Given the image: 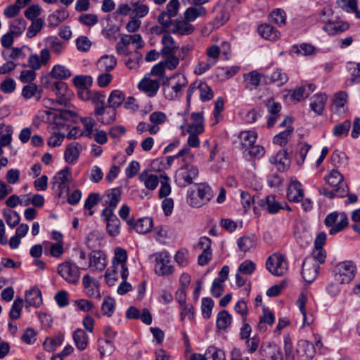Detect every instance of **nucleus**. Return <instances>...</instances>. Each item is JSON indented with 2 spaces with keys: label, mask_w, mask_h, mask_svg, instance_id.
I'll list each match as a JSON object with an SVG mask.
<instances>
[{
  "label": "nucleus",
  "mask_w": 360,
  "mask_h": 360,
  "mask_svg": "<svg viewBox=\"0 0 360 360\" xmlns=\"http://www.w3.org/2000/svg\"><path fill=\"white\" fill-rule=\"evenodd\" d=\"M283 356L281 348L275 343H264L260 349L263 360H295V352L291 339L289 336L284 337Z\"/></svg>",
  "instance_id": "f257e3e1"
},
{
  "label": "nucleus",
  "mask_w": 360,
  "mask_h": 360,
  "mask_svg": "<svg viewBox=\"0 0 360 360\" xmlns=\"http://www.w3.org/2000/svg\"><path fill=\"white\" fill-rule=\"evenodd\" d=\"M162 91L164 96L169 101L179 99L183 89L187 85L186 77L181 74H174L170 77H163Z\"/></svg>",
  "instance_id": "f03ea898"
},
{
  "label": "nucleus",
  "mask_w": 360,
  "mask_h": 360,
  "mask_svg": "<svg viewBox=\"0 0 360 360\" xmlns=\"http://www.w3.org/2000/svg\"><path fill=\"white\" fill-rule=\"evenodd\" d=\"M212 197V188L206 184H196L187 192L186 202L193 207H200Z\"/></svg>",
  "instance_id": "7ed1b4c3"
},
{
  "label": "nucleus",
  "mask_w": 360,
  "mask_h": 360,
  "mask_svg": "<svg viewBox=\"0 0 360 360\" xmlns=\"http://www.w3.org/2000/svg\"><path fill=\"white\" fill-rule=\"evenodd\" d=\"M125 96L124 93L120 90H113L108 99V108L112 110H107L106 117H98V121L108 124L115 120L116 108L120 107L124 102Z\"/></svg>",
  "instance_id": "20e7f679"
},
{
  "label": "nucleus",
  "mask_w": 360,
  "mask_h": 360,
  "mask_svg": "<svg viewBox=\"0 0 360 360\" xmlns=\"http://www.w3.org/2000/svg\"><path fill=\"white\" fill-rule=\"evenodd\" d=\"M52 110L46 111L47 115L52 116L54 123L59 131L70 129V125L66 124L64 121L76 122L77 115L75 112L70 110L52 108Z\"/></svg>",
  "instance_id": "39448f33"
},
{
  "label": "nucleus",
  "mask_w": 360,
  "mask_h": 360,
  "mask_svg": "<svg viewBox=\"0 0 360 360\" xmlns=\"http://www.w3.org/2000/svg\"><path fill=\"white\" fill-rule=\"evenodd\" d=\"M184 166L177 169L175 174V183L179 187H186L193 183L197 178L199 171L197 167L190 165V162H184Z\"/></svg>",
  "instance_id": "423d86ee"
},
{
  "label": "nucleus",
  "mask_w": 360,
  "mask_h": 360,
  "mask_svg": "<svg viewBox=\"0 0 360 360\" xmlns=\"http://www.w3.org/2000/svg\"><path fill=\"white\" fill-rule=\"evenodd\" d=\"M356 266L352 261L338 263L333 269L335 280L341 284L348 283L354 279L356 274Z\"/></svg>",
  "instance_id": "0eeeda50"
},
{
  "label": "nucleus",
  "mask_w": 360,
  "mask_h": 360,
  "mask_svg": "<svg viewBox=\"0 0 360 360\" xmlns=\"http://www.w3.org/2000/svg\"><path fill=\"white\" fill-rule=\"evenodd\" d=\"M324 223L326 226L330 228L328 231L329 234L335 235L347 226L348 219L345 213L339 214L337 212H333L326 216Z\"/></svg>",
  "instance_id": "6e6552de"
},
{
  "label": "nucleus",
  "mask_w": 360,
  "mask_h": 360,
  "mask_svg": "<svg viewBox=\"0 0 360 360\" xmlns=\"http://www.w3.org/2000/svg\"><path fill=\"white\" fill-rule=\"evenodd\" d=\"M267 270L274 276H282L288 271V263L283 255L273 254L266 262Z\"/></svg>",
  "instance_id": "1a4fd4ad"
},
{
  "label": "nucleus",
  "mask_w": 360,
  "mask_h": 360,
  "mask_svg": "<svg viewBox=\"0 0 360 360\" xmlns=\"http://www.w3.org/2000/svg\"><path fill=\"white\" fill-rule=\"evenodd\" d=\"M153 256L155 260V272L157 275L168 276L174 272L171 257L167 251L157 252Z\"/></svg>",
  "instance_id": "9d476101"
},
{
  "label": "nucleus",
  "mask_w": 360,
  "mask_h": 360,
  "mask_svg": "<svg viewBox=\"0 0 360 360\" xmlns=\"http://www.w3.org/2000/svg\"><path fill=\"white\" fill-rule=\"evenodd\" d=\"M212 240L210 238L201 237L195 246L196 250H201L202 253L199 255L198 263L200 266L207 265L212 257V250L211 249Z\"/></svg>",
  "instance_id": "9b49d317"
},
{
  "label": "nucleus",
  "mask_w": 360,
  "mask_h": 360,
  "mask_svg": "<svg viewBox=\"0 0 360 360\" xmlns=\"http://www.w3.org/2000/svg\"><path fill=\"white\" fill-rule=\"evenodd\" d=\"M101 217L106 223V231L109 236L115 237L120 233V221L117 217L110 210H103Z\"/></svg>",
  "instance_id": "f8f14e48"
},
{
  "label": "nucleus",
  "mask_w": 360,
  "mask_h": 360,
  "mask_svg": "<svg viewBox=\"0 0 360 360\" xmlns=\"http://www.w3.org/2000/svg\"><path fill=\"white\" fill-rule=\"evenodd\" d=\"M58 272L65 281L71 283H77L80 275L77 266L70 262L58 265Z\"/></svg>",
  "instance_id": "ddd939ff"
},
{
  "label": "nucleus",
  "mask_w": 360,
  "mask_h": 360,
  "mask_svg": "<svg viewBox=\"0 0 360 360\" xmlns=\"http://www.w3.org/2000/svg\"><path fill=\"white\" fill-rule=\"evenodd\" d=\"M71 178V171L68 167L59 171L52 179L54 187L59 190L58 195L61 196L64 193H68L70 188L67 183Z\"/></svg>",
  "instance_id": "4468645a"
},
{
  "label": "nucleus",
  "mask_w": 360,
  "mask_h": 360,
  "mask_svg": "<svg viewBox=\"0 0 360 360\" xmlns=\"http://www.w3.org/2000/svg\"><path fill=\"white\" fill-rule=\"evenodd\" d=\"M89 267L92 272L102 271L106 267V257L102 251L93 250L89 254Z\"/></svg>",
  "instance_id": "2eb2a0df"
},
{
  "label": "nucleus",
  "mask_w": 360,
  "mask_h": 360,
  "mask_svg": "<svg viewBox=\"0 0 360 360\" xmlns=\"http://www.w3.org/2000/svg\"><path fill=\"white\" fill-rule=\"evenodd\" d=\"M316 349L314 345L305 340H300L297 343L296 354L298 360H309L314 357Z\"/></svg>",
  "instance_id": "dca6fc26"
},
{
  "label": "nucleus",
  "mask_w": 360,
  "mask_h": 360,
  "mask_svg": "<svg viewBox=\"0 0 360 360\" xmlns=\"http://www.w3.org/2000/svg\"><path fill=\"white\" fill-rule=\"evenodd\" d=\"M243 78L245 88L250 90L257 89L262 82L264 84H267L269 82L266 77L257 70H253L244 74Z\"/></svg>",
  "instance_id": "f3484780"
},
{
  "label": "nucleus",
  "mask_w": 360,
  "mask_h": 360,
  "mask_svg": "<svg viewBox=\"0 0 360 360\" xmlns=\"http://www.w3.org/2000/svg\"><path fill=\"white\" fill-rule=\"evenodd\" d=\"M319 266L313 262L310 259H306L302 264V274L304 280L311 283L318 275Z\"/></svg>",
  "instance_id": "a211bd4d"
},
{
  "label": "nucleus",
  "mask_w": 360,
  "mask_h": 360,
  "mask_svg": "<svg viewBox=\"0 0 360 360\" xmlns=\"http://www.w3.org/2000/svg\"><path fill=\"white\" fill-rule=\"evenodd\" d=\"M160 78L151 79L150 78H143L139 82L138 87L139 90L143 91L148 96H155L160 88Z\"/></svg>",
  "instance_id": "6ab92c4d"
},
{
  "label": "nucleus",
  "mask_w": 360,
  "mask_h": 360,
  "mask_svg": "<svg viewBox=\"0 0 360 360\" xmlns=\"http://www.w3.org/2000/svg\"><path fill=\"white\" fill-rule=\"evenodd\" d=\"M322 22L326 25L323 27V30L329 35H335L347 31L349 25L347 22H332L330 19L324 18Z\"/></svg>",
  "instance_id": "aec40b11"
},
{
  "label": "nucleus",
  "mask_w": 360,
  "mask_h": 360,
  "mask_svg": "<svg viewBox=\"0 0 360 360\" xmlns=\"http://www.w3.org/2000/svg\"><path fill=\"white\" fill-rule=\"evenodd\" d=\"M41 82L45 88L51 89L56 95H63L69 92L67 84L62 81H56L50 77H45Z\"/></svg>",
  "instance_id": "412c9836"
},
{
  "label": "nucleus",
  "mask_w": 360,
  "mask_h": 360,
  "mask_svg": "<svg viewBox=\"0 0 360 360\" xmlns=\"http://www.w3.org/2000/svg\"><path fill=\"white\" fill-rule=\"evenodd\" d=\"M290 158L287 150H281L276 155L270 158V162L276 165L277 169L280 172L287 170L290 165Z\"/></svg>",
  "instance_id": "4be33fe9"
},
{
  "label": "nucleus",
  "mask_w": 360,
  "mask_h": 360,
  "mask_svg": "<svg viewBox=\"0 0 360 360\" xmlns=\"http://www.w3.org/2000/svg\"><path fill=\"white\" fill-rule=\"evenodd\" d=\"M195 28L188 20L185 19H176L173 26L170 28V32L181 35H188L194 31Z\"/></svg>",
  "instance_id": "5701e85b"
},
{
  "label": "nucleus",
  "mask_w": 360,
  "mask_h": 360,
  "mask_svg": "<svg viewBox=\"0 0 360 360\" xmlns=\"http://www.w3.org/2000/svg\"><path fill=\"white\" fill-rule=\"evenodd\" d=\"M121 200V190L119 188H114L108 190L105 194V205L103 210H110L114 212Z\"/></svg>",
  "instance_id": "b1692460"
},
{
  "label": "nucleus",
  "mask_w": 360,
  "mask_h": 360,
  "mask_svg": "<svg viewBox=\"0 0 360 360\" xmlns=\"http://www.w3.org/2000/svg\"><path fill=\"white\" fill-rule=\"evenodd\" d=\"M127 224L129 226H133L139 233H146L149 232L153 226V219L149 217H145L135 221L134 219H129Z\"/></svg>",
  "instance_id": "393cba45"
},
{
  "label": "nucleus",
  "mask_w": 360,
  "mask_h": 360,
  "mask_svg": "<svg viewBox=\"0 0 360 360\" xmlns=\"http://www.w3.org/2000/svg\"><path fill=\"white\" fill-rule=\"evenodd\" d=\"M287 197L290 201L298 202L302 200L304 191L300 182L292 181L288 188Z\"/></svg>",
  "instance_id": "a878e982"
},
{
  "label": "nucleus",
  "mask_w": 360,
  "mask_h": 360,
  "mask_svg": "<svg viewBox=\"0 0 360 360\" xmlns=\"http://www.w3.org/2000/svg\"><path fill=\"white\" fill-rule=\"evenodd\" d=\"M173 16H170L165 12H162L158 17V21L161 25V27H153V32L158 34L167 33L170 32V28L172 27L174 20H172Z\"/></svg>",
  "instance_id": "bb28decb"
},
{
  "label": "nucleus",
  "mask_w": 360,
  "mask_h": 360,
  "mask_svg": "<svg viewBox=\"0 0 360 360\" xmlns=\"http://www.w3.org/2000/svg\"><path fill=\"white\" fill-rule=\"evenodd\" d=\"M26 307L32 306L39 307L42 304V296L40 290L34 287L25 292Z\"/></svg>",
  "instance_id": "cd10ccee"
},
{
  "label": "nucleus",
  "mask_w": 360,
  "mask_h": 360,
  "mask_svg": "<svg viewBox=\"0 0 360 360\" xmlns=\"http://www.w3.org/2000/svg\"><path fill=\"white\" fill-rule=\"evenodd\" d=\"M82 146L77 142H73L67 146L64 153V158L68 164L74 163L79 156Z\"/></svg>",
  "instance_id": "c85d7f7f"
},
{
  "label": "nucleus",
  "mask_w": 360,
  "mask_h": 360,
  "mask_svg": "<svg viewBox=\"0 0 360 360\" xmlns=\"http://www.w3.org/2000/svg\"><path fill=\"white\" fill-rule=\"evenodd\" d=\"M161 42L163 45L160 51L161 56L175 54L176 53L179 46L176 45L173 37L168 32L163 34Z\"/></svg>",
  "instance_id": "c756f323"
},
{
  "label": "nucleus",
  "mask_w": 360,
  "mask_h": 360,
  "mask_svg": "<svg viewBox=\"0 0 360 360\" xmlns=\"http://www.w3.org/2000/svg\"><path fill=\"white\" fill-rule=\"evenodd\" d=\"M259 34L265 39L275 41L280 37V32L272 25L265 23L257 28Z\"/></svg>",
  "instance_id": "7c9ffc66"
},
{
  "label": "nucleus",
  "mask_w": 360,
  "mask_h": 360,
  "mask_svg": "<svg viewBox=\"0 0 360 360\" xmlns=\"http://www.w3.org/2000/svg\"><path fill=\"white\" fill-rule=\"evenodd\" d=\"M259 206L266 210L270 214H276L283 207L276 200L274 195H267L265 198L261 199Z\"/></svg>",
  "instance_id": "2f4dec72"
},
{
  "label": "nucleus",
  "mask_w": 360,
  "mask_h": 360,
  "mask_svg": "<svg viewBox=\"0 0 360 360\" xmlns=\"http://www.w3.org/2000/svg\"><path fill=\"white\" fill-rule=\"evenodd\" d=\"M105 96L98 92L93 91L89 101L95 105L94 114L96 116L106 115V108L105 106Z\"/></svg>",
  "instance_id": "473e14b6"
},
{
  "label": "nucleus",
  "mask_w": 360,
  "mask_h": 360,
  "mask_svg": "<svg viewBox=\"0 0 360 360\" xmlns=\"http://www.w3.org/2000/svg\"><path fill=\"white\" fill-rule=\"evenodd\" d=\"M348 186L347 184H342L331 191H328L326 187L319 188V192L321 195H323L329 198L335 197L342 198L347 193Z\"/></svg>",
  "instance_id": "72a5a7b5"
},
{
  "label": "nucleus",
  "mask_w": 360,
  "mask_h": 360,
  "mask_svg": "<svg viewBox=\"0 0 360 360\" xmlns=\"http://www.w3.org/2000/svg\"><path fill=\"white\" fill-rule=\"evenodd\" d=\"M207 15V10L204 6H190L186 9L184 15L185 19L190 22H193L198 17H203Z\"/></svg>",
  "instance_id": "f704fd0d"
},
{
  "label": "nucleus",
  "mask_w": 360,
  "mask_h": 360,
  "mask_svg": "<svg viewBox=\"0 0 360 360\" xmlns=\"http://www.w3.org/2000/svg\"><path fill=\"white\" fill-rule=\"evenodd\" d=\"M238 246L239 249L243 252H247L255 248L257 245V238L255 235H248L240 237L238 240Z\"/></svg>",
  "instance_id": "c9c22d12"
},
{
  "label": "nucleus",
  "mask_w": 360,
  "mask_h": 360,
  "mask_svg": "<svg viewBox=\"0 0 360 360\" xmlns=\"http://www.w3.org/2000/svg\"><path fill=\"white\" fill-rule=\"evenodd\" d=\"M139 180L144 183L146 188L154 190L159 184V179L157 175L149 173L145 170L142 172L139 176Z\"/></svg>",
  "instance_id": "e433bc0d"
},
{
  "label": "nucleus",
  "mask_w": 360,
  "mask_h": 360,
  "mask_svg": "<svg viewBox=\"0 0 360 360\" xmlns=\"http://www.w3.org/2000/svg\"><path fill=\"white\" fill-rule=\"evenodd\" d=\"M316 52V48L310 44L302 43L300 45H293L291 47L290 53L296 55L308 56L314 55Z\"/></svg>",
  "instance_id": "4c0bfd02"
},
{
  "label": "nucleus",
  "mask_w": 360,
  "mask_h": 360,
  "mask_svg": "<svg viewBox=\"0 0 360 360\" xmlns=\"http://www.w3.org/2000/svg\"><path fill=\"white\" fill-rule=\"evenodd\" d=\"M69 13L65 9H58L49 15V24L51 27H57L59 24L67 19Z\"/></svg>",
  "instance_id": "58836bf2"
},
{
  "label": "nucleus",
  "mask_w": 360,
  "mask_h": 360,
  "mask_svg": "<svg viewBox=\"0 0 360 360\" xmlns=\"http://www.w3.org/2000/svg\"><path fill=\"white\" fill-rule=\"evenodd\" d=\"M131 11L136 17L143 18L148 15V6L144 4V0H135L131 1Z\"/></svg>",
  "instance_id": "ea45409f"
},
{
  "label": "nucleus",
  "mask_w": 360,
  "mask_h": 360,
  "mask_svg": "<svg viewBox=\"0 0 360 360\" xmlns=\"http://www.w3.org/2000/svg\"><path fill=\"white\" fill-rule=\"evenodd\" d=\"M121 39L122 42L124 43V45L129 46L131 44L134 45L135 48L137 49H141L144 46V41L139 34H124L122 36Z\"/></svg>",
  "instance_id": "a19ab883"
},
{
  "label": "nucleus",
  "mask_w": 360,
  "mask_h": 360,
  "mask_svg": "<svg viewBox=\"0 0 360 360\" xmlns=\"http://www.w3.org/2000/svg\"><path fill=\"white\" fill-rule=\"evenodd\" d=\"M64 340V335L58 333L53 338H46L43 344L44 349L49 352H53L60 346Z\"/></svg>",
  "instance_id": "79ce46f5"
},
{
  "label": "nucleus",
  "mask_w": 360,
  "mask_h": 360,
  "mask_svg": "<svg viewBox=\"0 0 360 360\" xmlns=\"http://www.w3.org/2000/svg\"><path fill=\"white\" fill-rule=\"evenodd\" d=\"M177 158H182L184 162H191L194 158V155L191 153V149L188 147H186L181 149L176 155L166 158L168 166H171L174 159Z\"/></svg>",
  "instance_id": "37998d69"
},
{
  "label": "nucleus",
  "mask_w": 360,
  "mask_h": 360,
  "mask_svg": "<svg viewBox=\"0 0 360 360\" xmlns=\"http://www.w3.org/2000/svg\"><path fill=\"white\" fill-rule=\"evenodd\" d=\"M239 138L241 145L245 150H247L250 146L255 144L257 139V134L253 131H242L240 133Z\"/></svg>",
  "instance_id": "c03bdc74"
},
{
  "label": "nucleus",
  "mask_w": 360,
  "mask_h": 360,
  "mask_svg": "<svg viewBox=\"0 0 360 360\" xmlns=\"http://www.w3.org/2000/svg\"><path fill=\"white\" fill-rule=\"evenodd\" d=\"M73 339L77 347L79 350H84L87 346V335L82 329H77L73 333Z\"/></svg>",
  "instance_id": "a18cd8bd"
},
{
  "label": "nucleus",
  "mask_w": 360,
  "mask_h": 360,
  "mask_svg": "<svg viewBox=\"0 0 360 360\" xmlns=\"http://www.w3.org/2000/svg\"><path fill=\"white\" fill-rule=\"evenodd\" d=\"M269 19L271 22L276 24L279 27L283 26L286 23L285 12L281 8H276L270 13Z\"/></svg>",
  "instance_id": "49530a36"
},
{
  "label": "nucleus",
  "mask_w": 360,
  "mask_h": 360,
  "mask_svg": "<svg viewBox=\"0 0 360 360\" xmlns=\"http://www.w3.org/2000/svg\"><path fill=\"white\" fill-rule=\"evenodd\" d=\"M51 79H65L71 76V72L63 65H56L53 66L51 72Z\"/></svg>",
  "instance_id": "de8ad7c7"
},
{
  "label": "nucleus",
  "mask_w": 360,
  "mask_h": 360,
  "mask_svg": "<svg viewBox=\"0 0 360 360\" xmlns=\"http://www.w3.org/2000/svg\"><path fill=\"white\" fill-rule=\"evenodd\" d=\"M116 65L117 59L112 55H105L98 60V65L106 72L113 70Z\"/></svg>",
  "instance_id": "09e8293b"
},
{
  "label": "nucleus",
  "mask_w": 360,
  "mask_h": 360,
  "mask_svg": "<svg viewBox=\"0 0 360 360\" xmlns=\"http://www.w3.org/2000/svg\"><path fill=\"white\" fill-rule=\"evenodd\" d=\"M326 102V97L323 94H317L311 103V109L318 115H321Z\"/></svg>",
  "instance_id": "8fccbe9b"
},
{
  "label": "nucleus",
  "mask_w": 360,
  "mask_h": 360,
  "mask_svg": "<svg viewBox=\"0 0 360 360\" xmlns=\"http://www.w3.org/2000/svg\"><path fill=\"white\" fill-rule=\"evenodd\" d=\"M22 96L26 99L37 96V100H39L41 98V91L38 89L35 84L30 83L22 88Z\"/></svg>",
  "instance_id": "3c124183"
},
{
  "label": "nucleus",
  "mask_w": 360,
  "mask_h": 360,
  "mask_svg": "<svg viewBox=\"0 0 360 360\" xmlns=\"http://www.w3.org/2000/svg\"><path fill=\"white\" fill-rule=\"evenodd\" d=\"M231 323V316L226 310H222L218 313L217 318V327L220 330L226 329Z\"/></svg>",
  "instance_id": "603ef678"
},
{
  "label": "nucleus",
  "mask_w": 360,
  "mask_h": 360,
  "mask_svg": "<svg viewBox=\"0 0 360 360\" xmlns=\"http://www.w3.org/2000/svg\"><path fill=\"white\" fill-rule=\"evenodd\" d=\"M199 94H200V99L202 102H207L208 101H210L213 96L214 93L210 86L207 85V83L203 82L202 81H199Z\"/></svg>",
  "instance_id": "864d4df0"
},
{
  "label": "nucleus",
  "mask_w": 360,
  "mask_h": 360,
  "mask_svg": "<svg viewBox=\"0 0 360 360\" xmlns=\"http://www.w3.org/2000/svg\"><path fill=\"white\" fill-rule=\"evenodd\" d=\"M326 182L332 186H339L343 183L344 176L336 169H332L328 176L325 177Z\"/></svg>",
  "instance_id": "5fc2aeb1"
},
{
  "label": "nucleus",
  "mask_w": 360,
  "mask_h": 360,
  "mask_svg": "<svg viewBox=\"0 0 360 360\" xmlns=\"http://www.w3.org/2000/svg\"><path fill=\"white\" fill-rule=\"evenodd\" d=\"M81 122L84 125V130L81 131L80 135L86 137H91L95 127V120L92 117H86L81 118Z\"/></svg>",
  "instance_id": "6e6d98bb"
},
{
  "label": "nucleus",
  "mask_w": 360,
  "mask_h": 360,
  "mask_svg": "<svg viewBox=\"0 0 360 360\" xmlns=\"http://www.w3.org/2000/svg\"><path fill=\"white\" fill-rule=\"evenodd\" d=\"M347 70L351 73L352 77L346 81L347 85H352L356 79L360 77V63L349 62L347 65Z\"/></svg>",
  "instance_id": "4d7b16f0"
},
{
  "label": "nucleus",
  "mask_w": 360,
  "mask_h": 360,
  "mask_svg": "<svg viewBox=\"0 0 360 360\" xmlns=\"http://www.w3.org/2000/svg\"><path fill=\"white\" fill-rule=\"evenodd\" d=\"M26 27V22L22 18H18L13 20L10 27V33L15 36L20 35Z\"/></svg>",
  "instance_id": "13d9d810"
},
{
  "label": "nucleus",
  "mask_w": 360,
  "mask_h": 360,
  "mask_svg": "<svg viewBox=\"0 0 360 360\" xmlns=\"http://www.w3.org/2000/svg\"><path fill=\"white\" fill-rule=\"evenodd\" d=\"M115 309V301L112 297H105L103 299L101 310L104 315L108 317L112 316Z\"/></svg>",
  "instance_id": "bf43d9fd"
},
{
  "label": "nucleus",
  "mask_w": 360,
  "mask_h": 360,
  "mask_svg": "<svg viewBox=\"0 0 360 360\" xmlns=\"http://www.w3.org/2000/svg\"><path fill=\"white\" fill-rule=\"evenodd\" d=\"M4 217L6 224L11 228L15 227L20 222V215L14 210H4L3 212Z\"/></svg>",
  "instance_id": "052dcab7"
},
{
  "label": "nucleus",
  "mask_w": 360,
  "mask_h": 360,
  "mask_svg": "<svg viewBox=\"0 0 360 360\" xmlns=\"http://www.w3.org/2000/svg\"><path fill=\"white\" fill-rule=\"evenodd\" d=\"M44 22L41 18H37L32 20V24L28 27L27 32V37L28 38H32L35 37L44 27Z\"/></svg>",
  "instance_id": "680f3d73"
},
{
  "label": "nucleus",
  "mask_w": 360,
  "mask_h": 360,
  "mask_svg": "<svg viewBox=\"0 0 360 360\" xmlns=\"http://www.w3.org/2000/svg\"><path fill=\"white\" fill-rule=\"evenodd\" d=\"M207 360H225L224 352L216 347L210 346L205 352Z\"/></svg>",
  "instance_id": "e2e57ef3"
},
{
  "label": "nucleus",
  "mask_w": 360,
  "mask_h": 360,
  "mask_svg": "<svg viewBox=\"0 0 360 360\" xmlns=\"http://www.w3.org/2000/svg\"><path fill=\"white\" fill-rule=\"evenodd\" d=\"M72 80L77 89L89 88L92 84V78L88 75H77Z\"/></svg>",
  "instance_id": "0e129e2a"
},
{
  "label": "nucleus",
  "mask_w": 360,
  "mask_h": 360,
  "mask_svg": "<svg viewBox=\"0 0 360 360\" xmlns=\"http://www.w3.org/2000/svg\"><path fill=\"white\" fill-rule=\"evenodd\" d=\"M49 48L57 56L60 55L65 49V44L56 37H51L47 39Z\"/></svg>",
  "instance_id": "69168bd1"
},
{
  "label": "nucleus",
  "mask_w": 360,
  "mask_h": 360,
  "mask_svg": "<svg viewBox=\"0 0 360 360\" xmlns=\"http://www.w3.org/2000/svg\"><path fill=\"white\" fill-rule=\"evenodd\" d=\"M213 307L214 301L211 298L204 297L202 299L201 309L205 319H209L211 316Z\"/></svg>",
  "instance_id": "338daca9"
},
{
  "label": "nucleus",
  "mask_w": 360,
  "mask_h": 360,
  "mask_svg": "<svg viewBox=\"0 0 360 360\" xmlns=\"http://www.w3.org/2000/svg\"><path fill=\"white\" fill-rule=\"evenodd\" d=\"M351 127V123L349 120H345L341 124H338L334 127L333 134L335 136H346Z\"/></svg>",
  "instance_id": "774afa93"
}]
</instances>
